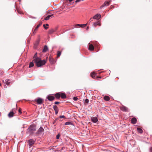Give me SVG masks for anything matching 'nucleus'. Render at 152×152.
<instances>
[{
	"label": "nucleus",
	"mask_w": 152,
	"mask_h": 152,
	"mask_svg": "<svg viewBox=\"0 0 152 152\" xmlns=\"http://www.w3.org/2000/svg\"><path fill=\"white\" fill-rule=\"evenodd\" d=\"M53 15H51L48 16L45 18V20H48L50 19V18Z\"/></svg>",
	"instance_id": "b1692460"
},
{
	"label": "nucleus",
	"mask_w": 152,
	"mask_h": 152,
	"mask_svg": "<svg viewBox=\"0 0 152 152\" xmlns=\"http://www.w3.org/2000/svg\"><path fill=\"white\" fill-rule=\"evenodd\" d=\"M47 98L48 99L49 101H52L54 100L55 99V97L53 96L50 94L47 96Z\"/></svg>",
	"instance_id": "423d86ee"
},
{
	"label": "nucleus",
	"mask_w": 152,
	"mask_h": 152,
	"mask_svg": "<svg viewBox=\"0 0 152 152\" xmlns=\"http://www.w3.org/2000/svg\"><path fill=\"white\" fill-rule=\"evenodd\" d=\"M61 52L60 51H58L57 52V57L58 58L61 55Z\"/></svg>",
	"instance_id": "c756f323"
},
{
	"label": "nucleus",
	"mask_w": 152,
	"mask_h": 152,
	"mask_svg": "<svg viewBox=\"0 0 152 152\" xmlns=\"http://www.w3.org/2000/svg\"><path fill=\"white\" fill-rule=\"evenodd\" d=\"M18 111H19V113H22L21 109L20 108L19 109Z\"/></svg>",
	"instance_id": "4c0bfd02"
},
{
	"label": "nucleus",
	"mask_w": 152,
	"mask_h": 152,
	"mask_svg": "<svg viewBox=\"0 0 152 152\" xmlns=\"http://www.w3.org/2000/svg\"><path fill=\"white\" fill-rule=\"evenodd\" d=\"M33 61L37 67H40L45 65L46 63V61L45 60H42L41 58L39 57L35 58Z\"/></svg>",
	"instance_id": "f257e3e1"
},
{
	"label": "nucleus",
	"mask_w": 152,
	"mask_h": 152,
	"mask_svg": "<svg viewBox=\"0 0 152 152\" xmlns=\"http://www.w3.org/2000/svg\"><path fill=\"white\" fill-rule=\"evenodd\" d=\"M34 66V64L33 62H31L30 63L29 65V67L30 68L33 66Z\"/></svg>",
	"instance_id": "c85d7f7f"
},
{
	"label": "nucleus",
	"mask_w": 152,
	"mask_h": 152,
	"mask_svg": "<svg viewBox=\"0 0 152 152\" xmlns=\"http://www.w3.org/2000/svg\"><path fill=\"white\" fill-rule=\"evenodd\" d=\"M101 18V15L100 14H97L93 17L94 19L98 20Z\"/></svg>",
	"instance_id": "6e6552de"
},
{
	"label": "nucleus",
	"mask_w": 152,
	"mask_h": 152,
	"mask_svg": "<svg viewBox=\"0 0 152 152\" xmlns=\"http://www.w3.org/2000/svg\"><path fill=\"white\" fill-rule=\"evenodd\" d=\"M36 129V126L34 124H32L28 129L27 132L30 135H32L34 133V132L35 131Z\"/></svg>",
	"instance_id": "f03ea898"
},
{
	"label": "nucleus",
	"mask_w": 152,
	"mask_h": 152,
	"mask_svg": "<svg viewBox=\"0 0 152 152\" xmlns=\"http://www.w3.org/2000/svg\"><path fill=\"white\" fill-rule=\"evenodd\" d=\"M54 32V31L53 30V29H52L48 31V33L49 34H51L53 33Z\"/></svg>",
	"instance_id": "a878e982"
},
{
	"label": "nucleus",
	"mask_w": 152,
	"mask_h": 152,
	"mask_svg": "<svg viewBox=\"0 0 152 152\" xmlns=\"http://www.w3.org/2000/svg\"><path fill=\"white\" fill-rule=\"evenodd\" d=\"M10 80H6V84L7 85H10Z\"/></svg>",
	"instance_id": "393cba45"
},
{
	"label": "nucleus",
	"mask_w": 152,
	"mask_h": 152,
	"mask_svg": "<svg viewBox=\"0 0 152 152\" xmlns=\"http://www.w3.org/2000/svg\"><path fill=\"white\" fill-rule=\"evenodd\" d=\"M110 7V8H111V9H112V8H113V7H114V6H113V5H111V7Z\"/></svg>",
	"instance_id": "37998d69"
},
{
	"label": "nucleus",
	"mask_w": 152,
	"mask_h": 152,
	"mask_svg": "<svg viewBox=\"0 0 152 152\" xmlns=\"http://www.w3.org/2000/svg\"><path fill=\"white\" fill-rule=\"evenodd\" d=\"M98 25L99 26H101V23L100 21H98L95 23H94L93 25V26L95 27H96Z\"/></svg>",
	"instance_id": "4468645a"
},
{
	"label": "nucleus",
	"mask_w": 152,
	"mask_h": 152,
	"mask_svg": "<svg viewBox=\"0 0 152 152\" xmlns=\"http://www.w3.org/2000/svg\"><path fill=\"white\" fill-rule=\"evenodd\" d=\"M3 73V72H1V74H2Z\"/></svg>",
	"instance_id": "8fccbe9b"
},
{
	"label": "nucleus",
	"mask_w": 152,
	"mask_h": 152,
	"mask_svg": "<svg viewBox=\"0 0 152 152\" xmlns=\"http://www.w3.org/2000/svg\"><path fill=\"white\" fill-rule=\"evenodd\" d=\"M15 7H16V8L18 12L20 14H23L22 12L20 11L18 9L17 7V4H16V2H15Z\"/></svg>",
	"instance_id": "5701e85b"
},
{
	"label": "nucleus",
	"mask_w": 152,
	"mask_h": 152,
	"mask_svg": "<svg viewBox=\"0 0 152 152\" xmlns=\"http://www.w3.org/2000/svg\"><path fill=\"white\" fill-rule=\"evenodd\" d=\"M48 50V48L46 45H45L44 47V48L42 50L43 52H46Z\"/></svg>",
	"instance_id": "6ab92c4d"
},
{
	"label": "nucleus",
	"mask_w": 152,
	"mask_h": 152,
	"mask_svg": "<svg viewBox=\"0 0 152 152\" xmlns=\"http://www.w3.org/2000/svg\"><path fill=\"white\" fill-rule=\"evenodd\" d=\"M42 22H39L38 24V25L35 28V29L34 30V32L35 31H36L37 30L38 28L42 25Z\"/></svg>",
	"instance_id": "2eb2a0df"
},
{
	"label": "nucleus",
	"mask_w": 152,
	"mask_h": 152,
	"mask_svg": "<svg viewBox=\"0 0 152 152\" xmlns=\"http://www.w3.org/2000/svg\"><path fill=\"white\" fill-rule=\"evenodd\" d=\"M19 2H20V0H18Z\"/></svg>",
	"instance_id": "09e8293b"
},
{
	"label": "nucleus",
	"mask_w": 152,
	"mask_h": 152,
	"mask_svg": "<svg viewBox=\"0 0 152 152\" xmlns=\"http://www.w3.org/2000/svg\"><path fill=\"white\" fill-rule=\"evenodd\" d=\"M93 19H94L93 18V17L91 18L88 22H89V23L91 22L93 20Z\"/></svg>",
	"instance_id": "473e14b6"
},
{
	"label": "nucleus",
	"mask_w": 152,
	"mask_h": 152,
	"mask_svg": "<svg viewBox=\"0 0 152 152\" xmlns=\"http://www.w3.org/2000/svg\"><path fill=\"white\" fill-rule=\"evenodd\" d=\"M91 77L93 78H94L95 77V73L94 72H93L91 73Z\"/></svg>",
	"instance_id": "bb28decb"
},
{
	"label": "nucleus",
	"mask_w": 152,
	"mask_h": 152,
	"mask_svg": "<svg viewBox=\"0 0 152 152\" xmlns=\"http://www.w3.org/2000/svg\"><path fill=\"white\" fill-rule=\"evenodd\" d=\"M60 134H58L56 136V138L57 139H59L60 137Z\"/></svg>",
	"instance_id": "2f4dec72"
},
{
	"label": "nucleus",
	"mask_w": 152,
	"mask_h": 152,
	"mask_svg": "<svg viewBox=\"0 0 152 152\" xmlns=\"http://www.w3.org/2000/svg\"><path fill=\"white\" fill-rule=\"evenodd\" d=\"M15 114V113L13 112H10L8 114V116L9 117L11 118L13 116V115Z\"/></svg>",
	"instance_id": "a211bd4d"
},
{
	"label": "nucleus",
	"mask_w": 152,
	"mask_h": 152,
	"mask_svg": "<svg viewBox=\"0 0 152 152\" xmlns=\"http://www.w3.org/2000/svg\"><path fill=\"white\" fill-rule=\"evenodd\" d=\"M80 1V0H77L76 1V2H79V1Z\"/></svg>",
	"instance_id": "c03bdc74"
},
{
	"label": "nucleus",
	"mask_w": 152,
	"mask_h": 152,
	"mask_svg": "<svg viewBox=\"0 0 152 152\" xmlns=\"http://www.w3.org/2000/svg\"><path fill=\"white\" fill-rule=\"evenodd\" d=\"M87 25V24H76L75 25V28H77L78 26H80L81 27L83 28L84 27L86 26Z\"/></svg>",
	"instance_id": "1a4fd4ad"
},
{
	"label": "nucleus",
	"mask_w": 152,
	"mask_h": 152,
	"mask_svg": "<svg viewBox=\"0 0 152 152\" xmlns=\"http://www.w3.org/2000/svg\"><path fill=\"white\" fill-rule=\"evenodd\" d=\"M85 102L86 103H88L89 102V100L88 99H86L85 101Z\"/></svg>",
	"instance_id": "f704fd0d"
},
{
	"label": "nucleus",
	"mask_w": 152,
	"mask_h": 152,
	"mask_svg": "<svg viewBox=\"0 0 152 152\" xmlns=\"http://www.w3.org/2000/svg\"><path fill=\"white\" fill-rule=\"evenodd\" d=\"M77 98L76 97H74L73 98V99L75 101H76L77 100Z\"/></svg>",
	"instance_id": "72a5a7b5"
},
{
	"label": "nucleus",
	"mask_w": 152,
	"mask_h": 152,
	"mask_svg": "<svg viewBox=\"0 0 152 152\" xmlns=\"http://www.w3.org/2000/svg\"><path fill=\"white\" fill-rule=\"evenodd\" d=\"M73 0H69V1L70 2H72Z\"/></svg>",
	"instance_id": "a18cd8bd"
},
{
	"label": "nucleus",
	"mask_w": 152,
	"mask_h": 152,
	"mask_svg": "<svg viewBox=\"0 0 152 152\" xmlns=\"http://www.w3.org/2000/svg\"><path fill=\"white\" fill-rule=\"evenodd\" d=\"M39 43V41H37V42L35 43V45H37Z\"/></svg>",
	"instance_id": "a19ab883"
},
{
	"label": "nucleus",
	"mask_w": 152,
	"mask_h": 152,
	"mask_svg": "<svg viewBox=\"0 0 152 152\" xmlns=\"http://www.w3.org/2000/svg\"><path fill=\"white\" fill-rule=\"evenodd\" d=\"M60 118H65V116L64 115H61L59 117Z\"/></svg>",
	"instance_id": "e433bc0d"
},
{
	"label": "nucleus",
	"mask_w": 152,
	"mask_h": 152,
	"mask_svg": "<svg viewBox=\"0 0 152 152\" xmlns=\"http://www.w3.org/2000/svg\"><path fill=\"white\" fill-rule=\"evenodd\" d=\"M55 96L58 99L60 98V94L59 93H57L55 94Z\"/></svg>",
	"instance_id": "aec40b11"
},
{
	"label": "nucleus",
	"mask_w": 152,
	"mask_h": 152,
	"mask_svg": "<svg viewBox=\"0 0 152 152\" xmlns=\"http://www.w3.org/2000/svg\"><path fill=\"white\" fill-rule=\"evenodd\" d=\"M36 102L37 104H41L42 103L43 100L42 99L39 98L36 100Z\"/></svg>",
	"instance_id": "9b49d317"
},
{
	"label": "nucleus",
	"mask_w": 152,
	"mask_h": 152,
	"mask_svg": "<svg viewBox=\"0 0 152 152\" xmlns=\"http://www.w3.org/2000/svg\"><path fill=\"white\" fill-rule=\"evenodd\" d=\"M104 99L106 101H108L110 99V98L108 96H105L104 97Z\"/></svg>",
	"instance_id": "412c9836"
},
{
	"label": "nucleus",
	"mask_w": 152,
	"mask_h": 152,
	"mask_svg": "<svg viewBox=\"0 0 152 152\" xmlns=\"http://www.w3.org/2000/svg\"><path fill=\"white\" fill-rule=\"evenodd\" d=\"M44 131V130L43 129V128L41 127L38 130V131L36 133V134L37 135H40L42 134V133Z\"/></svg>",
	"instance_id": "39448f33"
},
{
	"label": "nucleus",
	"mask_w": 152,
	"mask_h": 152,
	"mask_svg": "<svg viewBox=\"0 0 152 152\" xmlns=\"http://www.w3.org/2000/svg\"><path fill=\"white\" fill-rule=\"evenodd\" d=\"M60 102H55V104H57L59 103Z\"/></svg>",
	"instance_id": "58836bf2"
},
{
	"label": "nucleus",
	"mask_w": 152,
	"mask_h": 152,
	"mask_svg": "<svg viewBox=\"0 0 152 152\" xmlns=\"http://www.w3.org/2000/svg\"><path fill=\"white\" fill-rule=\"evenodd\" d=\"M1 86V84L0 83V86Z\"/></svg>",
	"instance_id": "de8ad7c7"
},
{
	"label": "nucleus",
	"mask_w": 152,
	"mask_h": 152,
	"mask_svg": "<svg viewBox=\"0 0 152 152\" xmlns=\"http://www.w3.org/2000/svg\"><path fill=\"white\" fill-rule=\"evenodd\" d=\"M61 97L62 99H65L66 97V96L65 94L61 93L60 94V97Z\"/></svg>",
	"instance_id": "dca6fc26"
},
{
	"label": "nucleus",
	"mask_w": 152,
	"mask_h": 152,
	"mask_svg": "<svg viewBox=\"0 0 152 152\" xmlns=\"http://www.w3.org/2000/svg\"><path fill=\"white\" fill-rule=\"evenodd\" d=\"M46 25L47 26H48L47 27V26H45V24H44L43 25V26L44 27V28L45 29H48V24H46Z\"/></svg>",
	"instance_id": "7c9ffc66"
},
{
	"label": "nucleus",
	"mask_w": 152,
	"mask_h": 152,
	"mask_svg": "<svg viewBox=\"0 0 152 152\" xmlns=\"http://www.w3.org/2000/svg\"><path fill=\"white\" fill-rule=\"evenodd\" d=\"M28 142L29 146L30 147L32 146L35 142V140L33 139H30L28 140Z\"/></svg>",
	"instance_id": "0eeeda50"
},
{
	"label": "nucleus",
	"mask_w": 152,
	"mask_h": 152,
	"mask_svg": "<svg viewBox=\"0 0 152 152\" xmlns=\"http://www.w3.org/2000/svg\"><path fill=\"white\" fill-rule=\"evenodd\" d=\"M150 151L151 152H152V147L150 148Z\"/></svg>",
	"instance_id": "79ce46f5"
},
{
	"label": "nucleus",
	"mask_w": 152,
	"mask_h": 152,
	"mask_svg": "<svg viewBox=\"0 0 152 152\" xmlns=\"http://www.w3.org/2000/svg\"><path fill=\"white\" fill-rule=\"evenodd\" d=\"M111 1V0H109V1H106L101 6L100 8L101 9L105 6H108L110 5V3Z\"/></svg>",
	"instance_id": "20e7f679"
},
{
	"label": "nucleus",
	"mask_w": 152,
	"mask_h": 152,
	"mask_svg": "<svg viewBox=\"0 0 152 152\" xmlns=\"http://www.w3.org/2000/svg\"><path fill=\"white\" fill-rule=\"evenodd\" d=\"M72 122H69V121L66 122L65 124V125H72Z\"/></svg>",
	"instance_id": "cd10ccee"
},
{
	"label": "nucleus",
	"mask_w": 152,
	"mask_h": 152,
	"mask_svg": "<svg viewBox=\"0 0 152 152\" xmlns=\"http://www.w3.org/2000/svg\"><path fill=\"white\" fill-rule=\"evenodd\" d=\"M53 108L55 111V114L57 115L58 112V109L57 106L56 105H54Z\"/></svg>",
	"instance_id": "9d476101"
},
{
	"label": "nucleus",
	"mask_w": 152,
	"mask_h": 152,
	"mask_svg": "<svg viewBox=\"0 0 152 152\" xmlns=\"http://www.w3.org/2000/svg\"><path fill=\"white\" fill-rule=\"evenodd\" d=\"M91 43H89L88 45V47L89 50H94V48L93 44H94L95 46H98L97 42H91Z\"/></svg>",
	"instance_id": "7ed1b4c3"
},
{
	"label": "nucleus",
	"mask_w": 152,
	"mask_h": 152,
	"mask_svg": "<svg viewBox=\"0 0 152 152\" xmlns=\"http://www.w3.org/2000/svg\"><path fill=\"white\" fill-rule=\"evenodd\" d=\"M121 110L124 111L126 112L128 111V108L124 106H122L120 108Z\"/></svg>",
	"instance_id": "f8f14e48"
},
{
	"label": "nucleus",
	"mask_w": 152,
	"mask_h": 152,
	"mask_svg": "<svg viewBox=\"0 0 152 152\" xmlns=\"http://www.w3.org/2000/svg\"><path fill=\"white\" fill-rule=\"evenodd\" d=\"M137 130L138 132L140 133H142L143 132V131L142 129L139 128H137Z\"/></svg>",
	"instance_id": "4be33fe9"
},
{
	"label": "nucleus",
	"mask_w": 152,
	"mask_h": 152,
	"mask_svg": "<svg viewBox=\"0 0 152 152\" xmlns=\"http://www.w3.org/2000/svg\"><path fill=\"white\" fill-rule=\"evenodd\" d=\"M53 29V30L54 31V32H55L56 31V30H57V28L56 27L54 29Z\"/></svg>",
	"instance_id": "ea45409f"
},
{
	"label": "nucleus",
	"mask_w": 152,
	"mask_h": 152,
	"mask_svg": "<svg viewBox=\"0 0 152 152\" xmlns=\"http://www.w3.org/2000/svg\"><path fill=\"white\" fill-rule=\"evenodd\" d=\"M137 122V119L135 118H133L131 119V122L133 124H136Z\"/></svg>",
	"instance_id": "f3484780"
},
{
	"label": "nucleus",
	"mask_w": 152,
	"mask_h": 152,
	"mask_svg": "<svg viewBox=\"0 0 152 152\" xmlns=\"http://www.w3.org/2000/svg\"><path fill=\"white\" fill-rule=\"evenodd\" d=\"M91 120L92 122L94 123L97 122L98 121L97 118L96 117H93L91 118Z\"/></svg>",
	"instance_id": "ddd939ff"
},
{
	"label": "nucleus",
	"mask_w": 152,
	"mask_h": 152,
	"mask_svg": "<svg viewBox=\"0 0 152 152\" xmlns=\"http://www.w3.org/2000/svg\"><path fill=\"white\" fill-rule=\"evenodd\" d=\"M37 53H35L34 56V58H37Z\"/></svg>",
	"instance_id": "c9c22d12"
},
{
	"label": "nucleus",
	"mask_w": 152,
	"mask_h": 152,
	"mask_svg": "<svg viewBox=\"0 0 152 152\" xmlns=\"http://www.w3.org/2000/svg\"><path fill=\"white\" fill-rule=\"evenodd\" d=\"M88 28H89V27L88 26L87 28V30H88Z\"/></svg>",
	"instance_id": "49530a36"
}]
</instances>
